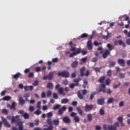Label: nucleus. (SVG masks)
<instances>
[{
    "instance_id": "16",
    "label": "nucleus",
    "mask_w": 130,
    "mask_h": 130,
    "mask_svg": "<svg viewBox=\"0 0 130 130\" xmlns=\"http://www.w3.org/2000/svg\"><path fill=\"white\" fill-rule=\"evenodd\" d=\"M101 87L102 88L100 87L99 89V92H103V93H106V86H105V84H102L101 85Z\"/></svg>"
},
{
    "instance_id": "4",
    "label": "nucleus",
    "mask_w": 130,
    "mask_h": 130,
    "mask_svg": "<svg viewBox=\"0 0 130 130\" xmlns=\"http://www.w3.org/2000/svg\"><path fill=\"white\" fill-rule=\"evenodd\" d=\"M58 77H63V78H69L70 77V73L68 71H64L63 72H59L57 73Z\"/></svg>"
},
{
    "instance_id": "5",
    "label": "nucleus",
    "mask_w": 130,
    "mask_h": 130,
    "mask_svg": "<svg viewBox=\"0 0 130 130\" xmlns=\"http://www.w3.org/2000/svg\"><path fill=\"white\" fill-rule=\"evenodd\" d=\"M93 108H94V106L93 105H88V104H86L85 106L84 111H85V112H89V111L92 110Z\"/></svg>"
},
{
    "instance_id": "28",
    "label": "nucleus",
    "mask_w": 130,
    "mask_h": 130,
    "mask_svg": "<svg viewBox=\"0 0 130 130\" xmlns=\"http://www.w3.org/2000/svg\"><path fill=\"white\" fill-rule=\"evenodd\" d=\"M76 110L78 111V113L80 115H82L83 114V110H82V109H81V108L77 107Z\"/></svg>"
},
{
    "instance_id": "30",
    "label": "nucleus",
    "mask_w": 130,
    "mask_h": 130,
    "mask_svg": "<svg viewBox=\"0 0 130 130\" xmlns=\"http://www.w3.org/2000/svg\"><path fill=\"white\" fill-rule=\"evenodd\" d=\"M23 116L24 119H28L29 117H30L29 114H28L27 113H24L23 114Z\"/></svg>"
},
{
    "instance_id": "17",
    "label": "nucleus",
    "mask_w": 130,
    "mask_h": 130,
    "mask_svg": "<svg viewBox=\"0 0 130 130\" xmlns=\"http://www.w3.org/2000/svg\"><path fill=\"white\" fill-rule=\"evenodd\" d=\"M52 122L54 125H55V126H57V125H59V119H53Z\"/></svg>"
},
{
    "instance_id": "34",
    "label": "nucleus",
    "mask_w": 130,
    "mask_h": 130,
    "mask_svg": "<svg viewBox=\"0 0 130 130\" xmlns=\"http://www.w3.org/2000/svg\"><path fill=\"white\" fill-rule=\"evenodd\" d=\"M96 94V92L93 91L91 93L90 96V100H93V98H94V96H95Z\"/></svg>"
},
{
    "instance_id": "2",
    "label": "nucleus",
    "mask_w": 130,
    "mask_h": 130,
    "mask_svg": "<svg viewBox=\"0 0 130 130\" xmlns=\"http://www.w3.org/2000/svg\"><path fill=\"white\" fill-rule=\"evenodd\" d=\"M118 126H119V124L118 122H116L113 126L110 124L107 125L105 124L103 125V127L104 130H117L116 128L118 127Z\"/></svg>"
},
{
    "instance_id": "20",
    "label": "nucleus",
    "mask_w": 130,
    "mask_h": 130,
    "mask_svg": "<svg viewBox=\"0 0 130 130\" xmlns=\"http://www.w3.org/2000/svg\"><path fill=\"white\" fill-rule=\"evenodd\" d=\"M85 71H86V68H85V67H83L82 68L80 69L81 77H84L85 76Z\"/></svg>"
},
{
    "instance_id": "11",
    "label": "nucleus",
    "mask_w": 130,
    "mask_h": 130,
    "mask_svg": "<svg viewBox=\"0 0 130 130\" xmlns=\"http://www.w3.org/2000/svg\"><path fill=\"white\" fill-rule=\"evenodd\" d=\"M80 53H81V48H79L77 49L76 52L70 54V57H73V56L77 55V54H80Z\"/></svg>"
},
{
    "instance_id": "46",
    "label": "nucleus",
    "mask_w": 130,
    "mask_h": 130,
    "mask_svg": "<svg viewBox=\"0 0 130 130\" xmlns=\"http://www.w3.org/2000/svg\"><path fill=\"white\" fill-rule=\"evenodd\" d=\"M120 85H121L120 82H119L118 85H116L115 84H114L113 88L114 89H117V87H119V86H120Z\"/></svg>"
},
{
    "instance_id": "57",
    "label": "nucleus",
    "mask_w": 130,
    "mask_h": 130,
    "mask_svg": "<svg viewBox=\"0 0 130 130\" xmlns=\"http://www.w3.org/2000/svg\"><path fill=\"white\" fill-rule=\"evenodd\" d=\"M62 84L64 86H67V85H68L69 84V82L68 81V80H63L62 81Z\"/></svg>"
},
{
    "instance_id": "31",
    "label": "nucleus",
    "mask_w": 130,
    "mask_h": 130,
    "mask_svg": "<svg viewBox=\"0 0 130 130\" xmlns=\"http://www.w3.org/2000/svg\"><path fill=\"white\" fill-rule=\"evenodd\" d=\"M87 118L88 121H92V117L91 114H88L87 115Z\"/></svg>"
},
{
    "instance_id": "50",
    "label": "nucleus",
    "mask_w": 130,
    "mask_h": 130,
    "mask_svg": "<svg viewBox=\"0 0 130 130\" xmlns=\"http://www.w3.org/2000/svg\"><path fill=\"white\" fill-rule=\"evenodd\" d=\"M53 97L54 99H58V95L56 93H53Z\"/></svg>"
},
{
    "instance_id": "52",
    "label": "nucleus",
    "mask_w": 130,
    "mask_h": 130,
    "mask_svg": "<svg viewBox=\"0 0 130 130\" xmlns=\"http://www.w3.org/2000/svg\"><path fill=\"white\" fill-rule=\"evenodd\" d=\"M52 115H53V114H52V112H49L47 113V116L48 117H52Z\"/></svg>"
},
{
    "instance_id": "56",
    "label": "nucleus",
    "mask_w": 130,
    "mask_h": 130,
    "mask_svg": "<svg viewBox=\"0 0 130 130\" xmlns=\"http://www.w3.org/2000/svg\"><path fill=\"white\" fill-rule=\"evenodd\" d=\"M51 91L49 90L47 92V97H50L51 96Z\"/></svg>"
},
{
    "instance_id": "38",
    "label": "nucleus",
    "mask_w": 130,
    "mask_h": 130,
    "mask_svg": "<svg viewBox=\"0 0 130 130\" xmlns=\"http://www.w3.org/2000/svg\"><path fill=\"white\" fill-rule=\"evenodd\" d=\"M11 109H16V103H15V102H13L12 103L11 106L10 107Z\"/></svg>"
},
{
    "instance_id": "3",
    "label": "nucleus",
    "mask_w": 130,
    "mask_h": 130,
    "mask_svg": "<svg viewBox=\"0 0 130 130\" xmlns=\"http://www.w3.org/2000/svg\"><path fill=\"white\" fill-rule=\"evenodd\" d=\"M60 84H57L55 86V89L58 90V92L59 95H62L63 96H66V93L63 91V87H60ZM60 87V88H59Z\"/></svg>"
},
{
    "instance_id": "14",
    "label": "nucleus",
    "mask_w": 130,
    "mask_h": 130,
    "mask_svg": "<svg viewBox=\"0 0 130 130\" xmlns=\"http://www.w3.org/2000/svg\"><path fill=\"white\" fill-rule=\"evenodd\" d=\"M69 45L71 47V51H76V47H75V46H76V44L73 43V41H70L69 42Z\"/></svg>"
},
{
    "instance_id": "41",
    "label": "nucleus",
    "mask_w": 130,
    "mask_h": 130,
    "mask_svg": "<svg viewBox=\"0 0 130 130\" xmlns=\"http://www.w3.org/2000/svg\"><path fill=\"white\" fill-rule=\"evenodd\" d=\"M113 101H114V100L113 99V98H110L107 101V103H108V104H111L112 102H113Z\"/></svg>"
},
{
    "instance_id": "42",
    "label": "nucleus",
    "mask_w": 130,
    "mask_h": 130,
    "mask_svg": "<svg viewBox=\"0 0 130 130\" xmlns=\"http://www.w3.org/2000/svg\"><path fill=\"white\" fill-rule=\"evenodd\" d=\"M105 113V112L104 111V110L103 108H101L100 110V114L101 115H104Z\"/></svg>"
},
{
    "instance_id": "26",
    "label": "nucleus",
    "mask_w": 130,
    "mask_h": 130,
    "mask_svg": "<svg viewBox=\"0 0 130 130\" xmlns=\"http://www.w3.org/2000/svg\"><path fill=\"white\" fill-rule=\"evenodd\" d=\"M11 99H12V98L10 96L7 95V96H4L2 99V100H4V101H9V100Z\"/></svg>"
},
{
    "instance_id": "6",
    "label": "nucleus",
    "mask_w": 130,
    "mask_h": 130,
    "mask_svg": "<svg viewBox=\"0 0 130 130\" xmlns=\"http://www.w3.org/2000/svg\"><path fill=\"white\" fill-rule=\"evenodd\" d=\"M114 45L116 46L117 44L119 45H122V47L124 48L126 46V44L125 43H124L121 40H119V41H115L114 42Z\"/></svg>"
},
{
    "instance_id": "9",
    "label": "nucleus",
    "mask_w": 130,
    "mask_h": 130,
    "mask_svg": "<svg viewBox=\"0 0 130 130\" xmlns=\"http://www.w3.org/2000/svg\"><path fill=\"white\" fill-rule=\"evenodd\" d=\"M2 119L4 123V125L6 126V127H11V124H10V123L7 121V119L5 118L4 117H2Z\"/></svg>"
},
{
    "instance_id": "22",
    "label": "nucleus",
    "mask_w": 130,
    "mask_h": 130,
    "mask_svg": "<svg viewBox=\"0 0 130 130\" xmlns=\"http://www.w3.org/2000/svg\"><path fill=\"white\" fill-rule=\"evenodd\" d=\"M25 103V101L23 99V97H20L19 99V104L20 105H24Z\"/></svg>"
},
{
    "instance_id": "37",
    "label": "nucleus",
    "mask_w": 130,
    "mask_h": 130,
    "mask_svg": "<svg viewBox=\"0 0 130 130\" xmlns=\"http://www.w3.org/2000/svg\"><path fill=\"white\" fill-rule=\"evenodd\" d=\"M2 113H3V114H5V115H8L9 112L8 111V110L4 109L2 110Z\"/></svg>"
},
{
    "instance_id": "7",
    "label": "nucleus",
    "mask_w": 130,
    "mask_h": 130,
    "mask_svg": "<svg viewBox=\"0 0 130 130\" xmlns=\"http://www.w3.org/2000/svg\"><path fill=\"white\" fill-rule=\"evenodd\" d=\"M53 78V73L50 72L49 74L47 76H44L43 77V80H49V81H51Z\"/></svg>"
},
{
    "instance_id": "33",
    "label": "nucleus",
    "mask_w": 130,
    "mask_h": 130,
    "mask_svg": "<svg viewBox=\"0 0 130 130\" xmlns=\"http://www.w3.org/2000/svg\"><path fill=\"white\" fill-rule=\"evenodd\" d=\"M74 119L75 122H80V117H79V116H76L75 117H74Z\"/></svg>"
},
{
    "instance_id": "44",
    "label": "nucleus",
    "mask_w": 130,
    "mask_h": 130,
    "mask_svg": "<svg viewBox=\"0 0 130 130\" xmlns=\"http://www.w3.org/2000/svg\"><path fill=\"white\" fill-rule=\"evenodd\" d=\"M125 76V74L124 73H120L119 75V79H123V78H124Z\"/></svg>"
},
{
    "instance_id": "58",
    "label": "nucleus",
    "mask_w": 130,
    "mask_h": 130,
    "mask_svg": "<svg viewBox=\"0 0 130 130\" xmlns=\"http://www.w3.org/2000/svg\"><path fill=\"white\" fill-rule=\"evenodd\" d=\"M46 97V94H45V92L43 91L41 94V98H45Z\"/></svg>"
},
{
    "instance_id": "48",
    "label": "nucleus",
    "mask_w": 130,
    "mask_h": 130,
    "mask_svg": "<svg viewBox=\"0 0 130 130\" xmlns=\"http://www.w3.org/2000/svg\"><path fill=\"white\" fill-rule=\"evenodd\" d=\"M98 60V58H97V57H94L92 58L91 59L92 62H97Z\"/></svg>"
},
{
    "instance_id": "49",
    "label": "nucleus",
    "mask_w": 130,
    "mask_h": 130,
    "mask_svg": "<svg viewBox=\"0 0 130 130\" xmlns=\"http://www.w3.org/2000/svg\"><path fill=\"white\" fill-rule=\"evenodd\" d=\"M81 52L83 54V55H86V54H87V53H88V52L86 50H81L80 53Z\"/></svg>"
},
{
    "instance_id": "15",
    "label": "nucleus",
    "mask_w": 130,
    "mask_h": 130,
    "mask_svg": "<svg viewBox=\"0 0 130 130\" xmlns=\"http://www.w3.org/2000/svg\"><path fill=\"white\" fill-rule=\"evenodd\" d=\"M97 103L99 105H104L105 103V100L104 98H101L97 100Z\"/></svg>"
},
{
    "instance_id": "19",
    "label": "nucleus",
    "mask_w": 130,
    "mask_h": 130,
    "mask_svg": "<svg viewBox=\"0 0 130 130\" xmlns=\"http://www.w3.org/2000/svg\"><path fill=\"white\" fill-rule=\"evenodd\" d=\"M21 76V73L18 72L17 73H16L15 75H13L12 76V78L13 79H14L15 80H16V81H18V79H19V77Z\"/></svg>"
},
{
    "instance_id": "61",
    "label": "nucleus",
    "mask_w": 130,
    "mask_h": 130,
    "mask_svg": "<svg viewBox=\"0 0 130 130\" xmlns=\"http://www.w3.org/2000/svg\"><path fill=\"white\" fill-rule=\"evenodd\" d=\"M76 86V84H74V83H72L71 84H70L69 85V87L71 89H74V88H75V86Z\"/></svg>"
},
{
    "instance_id": "27",
    "label": "nucleus",
    "mask_w": 130,
    "mask_h": 130,
    "mask_svg": "<svg viewBox=\"0 0 130 130\" xmlns=\"http://www.w3.org/2000/svg\"><path fill=\"white\" fill-rule=\"evenodd\" d=\"M59 108H60V105H58L56 104H55L53 107V110H56L57 109H59Z\"/></svg>"
},
{
    "instance_id": "55",
    "label": "nucleus",
    "mask_w": 130,
    "mask_h": 130,
    "mask_svg": "<svg viewBox=\"0 0 130 130\" xmlns=\"http://www.w3.org/2000/svg\"><path fill=\"white\" fill-rule=\"evenodd\" d=\"M34 107L30 106L29 108V110L30 111V112H33L34 111Z\"/></svg>"
},
{
    "instance_id": "40",
    "label": "nucleus",
    "mask_w": 130,
    "mask_h": 130,
    "mask_svg": "<svg viewBox=\"0 0 130 130\" xmlns=\"http://www.w3.org/2000/svg\"><path fill=\"white\" fill-rule=\"evenodd\" d=\"M109 65L110 67H114L115 66V62L112 61H109Z\"/></svg>"
},
{
    "instance_id": "32",
    "label": "nucleus",
    "mask_w": 130,
    "mask_h": 130,
    "mask_svg": "<svg viewBox=\"0 0 130 130\" xmlns=\"http://www.w3.org/2000/svg\"><path fill=\"white\" fill-rule=\"evenodd\" d=\"M78 96L79 98V99H84V96H83V94L81 93L80 91L77 92Z\"/></svg>"
},
{
    "instance_id": "25",
    "label": "nucleus",
    "mask_w": 130,
    "mask_h": 130,
    "mask_svg": "<svg viewBox=\"0 0 130 130\" xmlns=\"http://www.w3.org/2000/svg\"><path fill=\"white\" fill-rule=\"evenodd\" d=\"M105 80V76H103L99 78V79L98 80V82L99 83H101L102 84H103V83H104Z\"/></svg>"
},
{
    "instance_id": "47",
    "label": "nucleus",
    "mask_w": 130,
    "mask_h": 130,
    "mask_svg": "<svg viewBox=\"0 0 130 130\" xmlns=\"http://www.w3.org/2000/svg\"><path fill=\"white\" fill-rule=\"evenodd\" d=\"M39 84V82L38 80H36L34 81V82L32 83L33 86L35 87H36V86H38V84Z\"/></svg>"
},
{
    "instance_id": "45",
    "label": "nucleus",
    "mask_w": 130,
    "mask_h": 130,
    "mask_svg": "<svg viewBox=\"0 0 130 130\" xmlns=\"http://www.w3.org/2000/svg\"><path fill=\"white\" fill-rule=\"evenodd\" d=\"M110 79L108 78L105 81L106 85H107V86H108V85H110Z\"/></svg>"
},
{
    "instance_id": "21",
    "label": "nucleus",
    "mask_w": 130,
    "mask_h": 130,
    "mask_svg": "<svg viewBox=\"0 0 130 130\" xmlns=\"http://www.w3.org/2000/svg\"><path fill=\"white\" fill-rule=\"evenodd\" d=\"M19 116H16V117L13 116L12 117V123H14V122H18V121L19 120V119L18 118V117Z\"/></svg>"
},
{
    "instance_id": "54",
    "label": "nucleus",
    "mask_w": 130,
    "mask_h": 130,
    "mask_svg": "<svg viewBox=\"0 0 130 130\" xmlns=\"http://www.w3.org/2000/svg\"><path fill=\"white\" fill-rule=\"evenodd\" d=\"M35 71L36 72V73H39V72L41 71V68H40V67H37L35 69Z\"/></svg>"
},
{
    "instance_id": "24",
    "label": "nucleus",
    "mask_w": 130,
    "mask_h": 130,
    "mask_svg": "<svg viewBox=\"0 0 130 130\" xmlns=\"http://www.w3.org/2000/svg\"><path fill=\"white\" fill-rule=\"evenodd\" d=\"M81 80H82V79H81L80 78H76V79H74L73 82L74 83H75L76 86H79V82H80V81H81Z\"/></svg>"
},
{
    "instance_id": "10",
    "label": "nucleus",
    "mask_w": 130,
    "mask_h": 130,
    "mask_svg": "<svg viewBox=\"0 0 130 130\" xmlns=\"http://www.w3.org/2000/svg\"><path fill=\"white\" fill-rule=\"evenodd\" d=\"M117 62L121 67H122V68L125 67V61H124L123 59H118Z\"/></svg>"
},
{
    "instance_id": "39",
    "label": "nucleus",
    "mask_w": 130,
    "mask_h": 130,
    "mask_svg": "<svg viewBox=\"0 0 130 130\" xmlns=\"http://www.w3.org/2000/svg\"><path fill=\"white\" fill-rule=\"evenodd\" d=\"M34 114L36 115H40V114H41V111H40L39 109H38L34 112Z\"/></svg>"
},
{
    "instance_id": "59",
    "label": "nucleus",
    "mask_w": 130,
    "mask_h": 130,
    "mask_svg": "<svg viewBox=\"0 0 130 130\" xmlns=\"http://www.w3.org/2000/svg\"><path fill=\"white\" fill-rule=\"evenodd\" d=\"M77 115V113H75L74 112H72L71 113V116H72V117H76Z\"/></svg>"
},
{
    "instance_id": "36",
    "label": "nucleus",
    "mask_w": 130,
    "mask_h": 130,
    "mask_svg": "<svg viewBox=\"0 0 130 130\" xmlns=\"http://www.w3.org/2000/svg\"><path fill=\"white\" fill-rule=\"evenodd\" d=\"M47 124H48L49 125H51V124H52V122L51 121V118H48L47 119Z\"/></svg>"
},
{
    "instance_id": "18",
    "label": "nucleus",
    "mask_w": 130,
    "mask_h": 130,
    "mask_svg": "<svg viewBox=\"0 0 130 130\" xmlns=\"http://www.w3.org/2000/svg\"><path fill=\"white\" fill-rule=\"evenodd\" d=\"M78 64H79V62H78V61H74L71 64V67L73 69H76V68L78 67Z\"/></svg>"
},
{
    "instance_id": "1",
    "label": "nucleus",
    "mask_w": 130,
    "mask_h": 130,
    "mask_svg": "<svg viewBox=\"0 0 130 130\" xmlns=\"http://www.w3.org/2000/svg\"><path fill=\"white\" fill-rule=\"evenodd\" d=\"M107 47L108 49H105L104 53L102 54V57L103 58H107V56L110 54V51L114 49V46H112L111 44H107Z\"/></svg>"
},
{
    "instance_id": "8",
    "label": "nucleus",
    "mask_w": 130,
    "mask_h": 130,
    "mask_svg": "<svg viewBox=\"0 0 130 130\" xmlns=\"http://www.w3.org/2000/svg\"><path fill=\"white\" fill-rule=\"evenodd\" d=\"M67 110V107L62 106L61 108L58 110V115H62L63 112Z\"/></svg>"
},
{
    "instance_id": "63",
    "label": "nucleus",
    "mask_w": 130,
    "mask_h": 130,
    "mask_svg": "<svg viewBox=\"0 0 130 130\" xmlns=\"http://www.w3.org/2000/svg\"><path fill=\"white\" fill-rule=\"evenodd\" d=\"M93 70L96 72V73H98L100 71V68L97 67V68H94Z\"/></svg>"
},
{
    "instance_id": "60",
    "label": "nucleus",
    "mask_w": 130,
    "mask_h": 130,
    "mask_svg": "<svg viewBox=\"0 0 130 130\" xmlns=\"http://www.w3.org/2000/svg\"><path fill=\"white\" fill-rule=\"evenodd\" d=\"M87 58H88L87 57L82 58L81 61H82V62H86V61H87Z\"/></svg>"
},
{
    "instance_id": "13",
    "label": "nucleus",
    "mask_w": 130,
    "mask_h": 130,
    "mask_svg": "<svg viewBox=\"0 0 130 130\" xmlns=\"http://www.w3.org/2000/svg\"><path fill=\"white\" fill-rule=\"evenodd\" d=\"M62 120L64 123H70L71 122V119L68 116L63 117Z\"/></svg>"
},
{
    "instance_id": "64",
    "label": "nucleus",
    "mask_w": 130,
    "mask_h": 130,
    "mask_svg": "<svg viewBox=\"0 0 130 130\" xmlns=\"http://www.w3.org/2000/svg\"><path fill=\"white\" fill-rule=\"evenodd\" d=\"M50 126L47 127L48 130H52L53 129V126L52 124L49 125Z\"/></svg>"
},
{
    "instance_id": "23",
    "label": "nucleus",
    "mask_w": 130,
    "mask_h": 130,
    "mask_svg": "<svg viewBox=\"0 0 130 130\" xmlns=\"http://www.w3.org/2000/svg\"><path fill=\"white\" fill-rule=\"evenodd\" d=\"M46 87L47 89L52 90L53 89V84L52 83L49 82L47 83Z\"/></svg>"
},
{
    "instance_id": "51",
    "label": "nucleus",
    "mask_w": 130,
    "mask_h": 130,
    "mask_svg": "<svg viewBox=\"0 0 130 130\" xmlns=\"http://www.w3.org/2000/svg\"><path fill=\"white\" fill-rule=\"evenodd\" d=\"M117 120H118V121H119V122H122L123 120V118L122 116L118 117L117 118Z\"/></svg>"
},
{
    "instance_id": "53",
    "label": "nucleus",
    "mask_w": 130,
    "mask_h": 130,
    "mask_svg": "<svg viewBox=\"0 0 130 130\" xmlns=\"http://www.w3.org/2000/svg\"><path fill=\"white\" fill-rule=\"evenodd\" d=\"M107 75L109 77H110L112 75V72L111 71V70H108L107 72Z\"/></svg>"
},
{
    "instance_id": "12",
    "label": "nucleus",
    "mask_w": 130,
    "mask_h": 130,
    "mask_svg": "<svg viewBox=\"0 0 130 130\" xmlns=\"http://www.w3.org/2000/svg\"><path fill=\"white\" fill-rule=\"evenodd\" d=\"M87 46L88 50H91L93 48V45L92 44V40H88L87 41Z\"/></svg>"
},
{
    "instance_id": "62",
    "label": "nucleus",
    "mask_w": 130,
    "mask_h": 130,
    "mask_svg": "<svg viewBox=\"0 0 130 130\" xmlns=\"http://www.w3.org/2000/svg\"><path fill=\"white\" fill-rule=\"evenodd\" d=\"M123 105H124V103L123 102V101L120 102V103H119V106L120 107H122Z\"/></svg>"
},
{
    "instance_id": "43",
    "label": "nucleus",
    "mask_w": 130,
    "mask_h": 130,
    "mask_svg": "<svg viewBox=\"0 0 130 130\" xmlns=\"http://www.w3.org/2000/svg\"><path fill=\"white\" fill-rule=\"evenodd\" d=\"M87 37H88V34L86 33L82 34L80 36V38H86Z\"/></svg>"
},
{
    "instance_id": "29",
    "label": "nucleus",
    "mask_w": 130,
    "mask_h": 130,
    "mask_svg": "<svg viewBox=\"0 0 130 130\" xmlns=\"http://www.w3.org/2000/svg\"><path fill=\"white\" fill-rule=\"evenodd\" d=\"M69 102V100L68 99H63L61 101V103L62 104H67Z\"/></svg>"
},
{
    "instance_id": "35",
    "label": "nucleus",
    "mask_w": 130,
    "mask_h": 130,
    "mask_svg": "<svg viewBox=\"0 0 130 130\" xmlns=\"http://www.w3.org/2000/svg\"><path fill=\"white\" fill-rule=\"evenodd\" d=\"M18 124H19L18 127L19 130H23V124L22 123V122L19 121Z\"/></svg>"
}]
</instances>
